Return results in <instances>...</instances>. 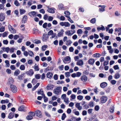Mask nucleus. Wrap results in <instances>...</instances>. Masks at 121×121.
<instances>
[{
	"label": "nucleus",
	"mask_w": 121,
	"mask_h": 121,
	"mask_svg": "<svg viewBox=\"0 0 121 121\" xmlns=\"http://www.w3.org/2000/svg\"><path fill=\"white\" fill-rule=\"evenodd\" d=\"M62 89L61 87L56 86L53 90V93L57 95L60 94L61 92Z\"/></svg>",
	"instance_id": "obj_1"
},
{
	"label": "nucleus",
	"mask_w": 121,
	"mask_h": 121,
	"mask_svg": "<svg viewBox=\"0 0 121 121\" xmlns=\"http://www.w3.org/2000/svg\"><path fill=\"white\" fill-rule=\"evenodd\" d=\"M35 113L34 112H30L29 113V115L27 116L26 119L28 120H31L33 119Z\"/></svg>",
	"instance_id": "obj_2"
},
{
	"label": "nucleus",
	"mask_w": 121,
	"mask_h": 121,
	"mask_svg": "<svg viewBox=\"0 0 121 121\" xmlns=\"http://www.w3.org/2000/svg\"><path fill=\"white\" fill-rule=\"evenodd\" d=\"M60 25L62 26H64L65 27H69L70 25V24L67 22H61L60 23Z\"/></svg>",
	"instance_id": "obj_3"
},
{
	"label": "nucleus",
	"mask_w": 121,
	"mask_h": 121,
	"mask_svg": "<svg viewBox=\"0 0 121 121\" xmlns=\"http://www.w3.org/2000/svg\"><path fill=\"white\" fill-rule=\"evenodd\" d=\"M71 58L69 56H66L63 60V62L65 64L69 63L71 61Z\"/></svg>",
	"instance_id": "obj_4"
},
{
	"label": "nucleus",
	"mask_w": 121,
	"mask_h": 121,
	"mask_svg": "<svg viewBox=\"0 0 121 121\" xmlns=\"http://www.w3.org/2000/svg\"><path fill=\"white\" fill-rule=\"evenodd\" d=\"M9 29L10 31L12 34H15L16 32V30L13 28L12 26L10 25L8 26Z\"/></svg>",
	"instance_id": "obj_5"
},
{
	"label": "nucleus",
	"mask_w": 121,
	"mask_h": 121,
	"mask_svg": "<svg viewBox=\"0 0 121 121\" xmlns=\"http://www.w3.org/2000/svg\"><path fill=\"white\" fill-rule=\"evenodd\" d=\"M10 87L11 89L12 92H15L17 91V88L14 85H11L10 86Z\"/></svg>",
	"instance_id": "obj_6"
},
{
	"label": "nucleus",
	"mask_w": 121,
	"mask_h": 121,
	"mask_svg": "<svg viewBox=\"0 0 121 121\" xmlns=\"http://www.w3.org/2000/svg\"><path fill=\"white\" fill-rule=\"evenodd\" d=\"M48 36L46 34H43V35L42 40L44 42L46 41L48 39Z\"/></svg>",
	"instance_id": "obj_7"
},
{
	"label": "nucleus",
	"mask_w": 121,
	"mask_h": 121,
	"mask_svg": "<svg viewBox=\"0 0 121 121\" xmlns=\"http://www.w3.org/2000/svg\"><path fill=\"white\" fill-rule=\"evenodd\" d=\"M36 12L34 11H31L28 13V15L31 17L36 16Z\"/></svg>",
	"instance_id": "obj_8"
},
{
	"label": "nucleus",
	"mask_w": 121,
	"mask_h": 121,
	"mask_svg": "<svg viewBox=\"0 0 121 121\" xmlns=\"http://www.w3.org/2000/svg\"><path fill=\"white\" fill-rule=\"evenodd\" d=\"M107 98L106 96H103L101 98V102L102 103H105L107 100Z\"/></svg>",
	"instance_id": "obj_9"
},
{
	"label": "nucleus",
	"mask_w": 121,
	"mask_h": 121,
	"mask_svg": "<svg viewBox=\"0 0 121 121\" xmlns=\"http://www.w3.org/2000/svg\"><path fill=\"white\" fill-rule=\"evenodd\" d=\"M80 79L82 81L85 82L87 81V78L86 76L85 75H83L81 76Z\"/></svg>",
	"instance_id": "obj_10"
},
{
	"label": "nucleus",
	"mask_w": 121,
	"mask_h": 121,
	"mask_svg": "<svg viewBox=\"0 0 121 121\" xmlns=\"http://www.w3.org/2000/svg\"><path fill=\"white\" fill-rule=\"evenodd\" d=\"M14 82V81L13 78L12 77H10L9 79L7 84L8 85H10V86L11 85H12V84Z\"/></svg>",
	"instance_id": "obj_11"
},
{
	"label": "nucleus",
	"mask_w": 121,
	"mask_h": 121,
	"mask_svg": "<svg viewBox=\"0 0 121 121\" xmlns=\"http://www.w3.org/2000/svg\"><path fill=\"white\" fill-rule=\"evenodd\" d=\"M35 115L39 117H42L41 112L39 110H38L35 112Z\"/></svg>",
	"instance_id": "obj_12"
},
{
	"label": "nucleus",
	"mask_w": 121,
	"mask_h": 121,
	"mask_svg": "<svg viewBox=\"0 0 121 121\" xmlns=\"http://www.w3.org/2000/svg\"><path fill=\"white\" fill-rule=\"evenodd\" d=\"M75 106L79 110H80L82 109V106H80V103H76Z\"/></svg>",
	"instance_id": "obj_13"
},
{
	"label": "nucleus",
	"mask_w": 121,
	"mask_h": 121,
	"mask_svg": "<svg viewBox=\"0 0 121 121\" xmlns=\"http://www.w3.org/2000/svg\"><path fill=\"white\" fill-rule=\"evenodd\" d=\"M76 64L77 65L81 66L83 65V62L82 60H78L76 63Z\"/></svg>",
	"instance_id": "obj_14"
},
{
	"label": "nucleus",
	"mask_w": 121,
	"mask_h": 121,
	"mask_svg": "<svg viewBox=\"0 0 121 121\" xmlns=\"http://www.w3.org/2000/svg\"><path fill=\"white\" fill-rule=\"evenodd\" d=\"M26 73L30 76H31L34 74V72L32 69H30L26 72Z\"/></svg>",
	"instance_id": "obj_15"
},
{
	"label": "nucleus",
	"mask_w": 121,
	"mask_h": 121,
	"mask_svg": "<svg viewBox=\"0 0 121 121\" xmlns=\"http://www.w3.org/2000/svg\"><path fill=\"white\" fill-rule=\"evenodd\" d=\"M64 32V30L62 29H61L60 31L57 34V36L58 37H60L62 36L63 35V33Z\"/></svg>",
	"instance_id": "obj_16"
},
{
	"label": "nucleus",
	"mask_w": 121,
	"mask_h": 121,
	"mask_svg": "<svg viewBox=\"0 0 121 121\" xmlns=\"http://www.w3.org/2000/svg\"><path fill=\"white\" fill-rule=\"evenodd\" d=\"M54 10L55 9L54 8H48V9L47 11L49 13H55Z\"/></svg>",
	"instance_id": "obj_17"
},
{
	"label": "nucleus",
	"mask_w": 121,
	"mask_h": 121,
	"mask_svg": "<svg viewBox=\"0 0 121 121\" xmlns=\"http://www.w3.org/2000/svg\"><path fill=\"white\" fill-rule=\"evenodd\" d=\"M95 62V60L94 59H90L88 61V63L92 65H93Z\"/></svg>",
	"instance_id": "obj_18"
},
{
	"label": "nucleus",
	"mask_w": 121,
	"mask_h": 121,
	"mask_svg": "<svg viewBox=\"0 0 121 121\" xmlns=\"http://www.w3.org/2000/svg\"><path fill=\"white\" fill-rule=\"evenodd\" d=\"M18 110L19 111H25L26 110L24 105H22L20 106L18 108Z\"/></svg>",
	"instance_id": "obj_19"
},
{
	"label": "nucleus",
	"mask_w": 121,
	"mask_h": 121,
	"mask_svg": "<svg viewBox=\"0 0 121 121\" xmlns=\"http://www.w3.org/2000/svg\"><path fill=\"white\" fill-rule=\"evenodd\" d=\"M5 16L2 13H0V21L1 22L3 21L4 19Z\"/></svg>",
	"instance_id": "obj_20"
},
{
	"label": "nucleus",
	"mask_w": 121,
	"mask_h": 121,
	"mask_svg": "<svg viewBox=\"0 0 121 121\" xmlns=\"http://www.w3.org/2000/svg\"><path fill=\"white\" fill-rule=\"evenodd\" d=\"M1 48L4 52H6L7 53L9 52L10 50V48L9 47L6 48L3 47Z\"/></svg>",
	"instance_id": "obj_21"
},
{
	"label": "nucleus",
	"mask_w": 121,
	"mask_h": 121,
	"mask_svg": "<svg viewBox=\"0 0 121 121\" xmlns=\"http://www.w3.org/2000/svg\"><path fill=\"white\" fill-rule=\"evenodd\" d=\"M27 17L26 15L23 16L22 20V22L23 23H24L26 22L27 21Z\"/></svg>",
	"instance_id": "obj_22"
},
{
	"label": "nucleus",
	"mask_w": 121,
	"mask_h": 121,
	"mask_svg": "<svg viewBox=\"0 0 121 121\" xmlns=\"http://www.w3.org/2000/svg\"><path fill=\"white\" fill-rule=\"evenodd\" d=\"M54 87V85H50L47 86L46 88L48 90H52Z\"/></svg>",
	"instance_id": "obj_23"
},
{
	"label": "nucleus",
	"mask_w": 121,
	"mask_h": 121,
	"mask_svg": "<svg viewBox=\"0 0 121 121\" xmlns=\"http://www.w3.org/2000/svg\"><path fill=\"white\" fill-rule=\"evenodd\" d=\"M107 85V84L106 82H104L100 84V86L101 88H104L106 87Z\"/></svg>",
	"instance_id": "obj_24"
},
{
	"label": "nucleus",
	"mask_w": 121,
	"mask_h": 121,
	"mask_svg": "<svg viewBox=\"0 0 121 121\" xmlns=\"http://www.w3.org/2000/svg\"><path fill=\"white\" fill-rule=\"evenodd\" d=\"M52 73L50 72L46 74L47 77V78H51L52 76Z\"/></svg>",
	"instance_id": "obj_25"
},
{
	"label": "nucleus",
	"mask_w": 121,
	"mask_h": 121,
	"mask_svg": "<svg viewBox=\"0 0 121 121\" xmlns=\"http://www.w3.org/2000/svg\"><path fill=\"white\" fill-rule=\"evenodd\" d=\"M14 115V112H11L8 115V117L9 119H12L13 118Z\"/></svg>",
	"instance_id": "obj_26"
},
{
	"label": "nucleus",
	"mask_w": 121,
	"mask_h": 121,
	"mask_svg": "<svg viewBox=\"0 0 121 121\" xmlns=\"http://www.w3.org/2000/svg\"><path fill=\"white\" fill-rule=\"evenodd\" d=\"M20 73V70L18 69L16 70L14 72V76H17Z\"/></svg>",
	"instance_id": "obj_27"
},
{
	"label": "nucleus",
	"mask_w": 121,
	"mask_h": 121,
	"mask_svg": "<svg viewBox=\"0 0 121 121\" xmlns=\"http://www.w3.org/2000/svg\"><path fill=\"white\" fill-rule=\"evenodd\" d=\"M105 6L104 5H102V7L99 9V11L100 13H102L105 11Z\"/></svg>",
	"instance_id": "obj_28"
},
{
	"label": "nucleus",
	"mask_w": 121,
	"mask_h": 121,
	"mask_svg": "<svg viewBox=\"0 0 121 121\" xmlns=\"http://www.w3.org/2000/svg\"><path fill=\"white\" fill-rule=\"evenodd\" d=\"M100 54L98 53H97L93 54V55L92 56L93 57L97 58L100 57Z\"/></svg>",
	"instance_id": "obj_29"
},
{
	"label": "nucleus",
	"mask_w": 121,
	"mask_h": 121,
	"mask_svg": "<svg viewBox=\"0 0 121 121\" xmlns=\"http://www.w3.org/2000/svg\"><path fill=\"white\" fill-rule=\"evenodd\" d=\"M101 27H98L97 28V30L98 31H99L100 30H105V28L102 25H101Z\"/></svg>",
	"instance_id": "obj_30"
},
{
	"label": "nucleus",
	"mask_w": 121,
	"mask_h": 121,
	"mask_svg": "<svg viewBox=\"0 0 121 121\" xmlns=\"http://www.w3.org/2000/svg\"><path fill=\"white\" fill-rule=\"evenodd\" d=\"M38 94H40L42 95L43 96H44V94L43 93V91L42 90L40 89L39 91L38 92Z\"/></svg>",
	"instance_id": "obj_31"
},
{
	"label": "nucleus",
	"mask_w": 121,
	"mask_h": 121,
	"mask_svg": "<svg viewBox=\"0 0 121 121\" xmlns=\"http://www.w3.org/2000/svg\"><path fill=\"white\" fill-rule=\"evenodd\" d=\"M4 62L6 64L5 67H9L10 65L9 61L8 60H6Z\"/></svg>",
	"instance_id": "obj_32"
},
{
	"label": "nucleus",
	"mask_w": 121,
	"mask_h": 121,
	"mask_svg": "<svg viewBox=\"0 0 121 121\" xmlns=\"http://www.w3.org/2000/svg\"><path fill=\"white\" fill-rule=\"evenodd\" d=\"M96 19L95 18H94L92 19L90 21V22L92 24L95 23L96 22Z\"/></svg>",
	"instance_id": "obj_33"
},
{
	"label": "nucleus",
	"mask_w": 121,
	"mask_h": 121,
	"mask_svg": "<svg viewBox=\"0 0 121 121\" xmlns=\"http://www.w3.org/2000/svg\"><path fill=\"white\" fill-rule=\"evenodd\" d=\"M65 16L68 18V20L71 23H73V21L71 19L70 17L69 16Z\"/></svg>",
	"instance_id": "obj_34"
},
{
	"label": "nucleus",
	"mask_w": 121,
	"mask_h": 121,
	"mask_svg": "<svg viewBox=\"0 0 121 121\" xmlns=\"http://www.w3.org/2000/svg\"><path fill=\"white\" fill-rule=\"evenodd\" d=\"M20 69L22 70H25V67L24 65H21L20 67Z\"/></svg>",
	"instance_id": "obj_35"
},
{
	"label": "nucleus",
	"mask_w": 121,
	"mask_h": 121,
	"mask_svg": "<svg viewBox=\"0 0 121 121\" xmlns=\"http://www.w3.org/2000/svg\"><path fill=\"white\" fill-rule=\"evenodd\" d=\"M120 76V75L118 73L116 74L114 76V78L115 79H117L119 78Z\"/></svg>",
	"instance_id": "obj_36"
},
{
	"label": "nucleus",
	"mask_w": 121,
	"mask_h": 121,
	"mask_svg": "<svg viewBox=\"0 0 121 121\" xmlns=\"http://www.w3.org/2000/svg\"><path fill=\"white\" fill-rule=\"evenodd\" d=\"M65 34L68 36H71L72 35L71 33L70 32V31L69 30L66 31L65 32Z\"/></svg>",
	"instance_id": "obj_37"
},
{
	"label": "nucleus",
	"mask_w": 121,
	"mask_h": 121,
	"mask_svg": "<svg viewBox=\"0 0 121 121\" xmlns=\"http://www.w3.org/2000/svg\"><path fill=\"white\" fill-rule=\"evenodd\" d=\"M14 4L16 6H19L20 5V4L17 0H15L14 3Z\"/></svg>",
	"instance_id": "obj_38"
},
{
	"label": "nucleus",
	"mask_w": 121,
	"mask_h": 121,
	"mask_svg": "<svg viewBox=\"0 0 121 121\" xmlns=\"http://www.w3.org/2000/svg\"><path fill=\"white\" fill-rule=\"evenodd\" d=\"M64 99V101L66 103H67V104H69V99L68 98H65Z\"/></svg>",
	"instance_id": "obj_39"
},
{
	"label": "nucleus",
	"mask_w": 121,
	"mask_h": 121,
	"mask_svg": "<svg viewBox=\"0 0 121 121\" xmlns=\"http://www.w3.org/2000/svg\"><path fill=\"white\" fill-rule=\"evenodd\" d=\"M61 21H64L65 20V17L63 16H61L60 17H57Z\"/></svg>",
	"instance_id": "obj_40"
},
{
	"label": "nucleus",
	"mask_w": 121,
	"mask_h": 121,
	"mask_svg": "<svg viewBox=\"0 0 121 121\" xmlns=\"http://www.w3.org/2000/svg\"><path fill=\"white\" fill-rule=\"evenodd\" d=\"M70 74L69 72H67L65 73V76L67 78H68L70 76Z\"/></svg>",
	"instance_id": "obj_41"
},
{
	"label": "nucleus",
	"mask_w": 121,
	"mask_h": 121,
	"mask_svg": "<svg viewBox=\"0 0 121 121\" xmlns=\"http://www.w3.org/2000/svg\"><path fill=\"white\" fill-rule=\"evenodd\" d=\"M47 45H44L42 47V50L43 51H44L46 50V48H47Z\"/></svg>",
	"instance_id": "obj_42"
},
{
	"label": "nucleus",
	"mask_w": 121,
	"mask_h": 121,
	"mask_svg": "<svg viewBox=\"0 0 121 121\" xmlns=\"http://www.w3.org/2000/svg\"><path fill=\"white\" fill-rule=\"evenodd\" d=\"M26 12V11L24 9H21L20 10V14L21 15L23 14Z\"/></svg>",
	"instance_id": "obj_43"
},
{
	"label": "nucleus",
	"mask_w": 121,
	"mask_h": 121,
	"mask_svg": "<svg viewBox=\"0 0 121 121\" xmlns=\"http://www.w3.org/2000/svg\"><path fill=\"white\" fill-rule=\"evenodd\" d=\"M36 64H35L34 66V69L35 71H38L39 70V69L38 65H36Z\"/></svg>",
	"instance_id": "obj_44"
},
{
	"label": "nucleus",
	"mask_w": 121,
	"mask_h": 121,
	"mask_svg": "<svg viewBox=\"0 0 121 121\" xmlns=\"http://www.w3.org/2000/svg\"><path fill=\"white\" fill-rule=\"evenodd\" d=\"M58 8L59 9H64L63 5L62 4H61L58 5Z\"/></svg>",
	"instance_id": "obj_45"
},
{
	"label": "nucleus",
	"mask_w": 121,
	"mask_h": 121,
	"mask_svg": "<svg viewBox=\"0 0 121 121\" xmlns=\"http://www.w3.org/2000/svg\"><path fill=\"white\" fill-rule=\"evenodd\" d=\"M66 117V116L65 114L64 113H63L61 117L62 120H64Z\"/></svg>",
	"instance_id": "obj_46"
},
{
	"label": "nucleus",
	"mask_w": 121,
	"mask_h": 121,
	"mask_svg": "<svg viewBox=\"0 0 121 121\" xmlns=\"http://www.w3.org/2000/svg\"><path fill=\"white\" fill-rule=\"evenodd\" d=\"M77 99L80 100H82L83 99V96L82 95H79L77 96Z\"/></svg>",
	"instance_id": "obj_47"
},
{
	"label": "nucleus",
	"mask_w": 121,
	"mask_h": 121,
	"mask_svg": "<svg viewBox=\"0 0 121 121\" xmlns=\"http://www.w3.org/2000/svg\"><path fill=\"white\" fill-rule=\"evenodd\" d=\"M29 55L31 57L33 56L34 55V53L32 51H29Z\"/></svg>",
	"instance_id": "obj_48"
},
{
	"label": "nucleus",
	"mask_w": 121,
	"mask_h": 121,
	"mask_svg": "<svg viewBox=\"0 0 121 121\" xmlns=\"http://www.w3.org/2000/svg\"><path fill=\"white\" fill-rule=\"evenodd\" d=\"M76 76L77 77H79L82 75V73L79 72H78L76 73Z\"/></svg>",
	"instance_id": "obj_49"
},
{
	"label": "nucleus",
	"mask_w": 121,
	"mask_h": 121,
	"mask_svg": "<svg viewBox=\"0 0 121 121\" xmlns=\"http://www.w3.org/2000/svg\"><path fill=\"white\" fill-rule=\"evenodd\" d=\"M75 118L74 117H72L70 119L67 120V121H75Z\"/></svg>",
	"instance_id": "obj_50"
},
{
	"label": "nucleus",
	"mask_w": 121,
	"mask_h": 121,
	"mask_svg": "<svg viewBox=\"0 0 121 121\" xmlns=\"http://www.w3.org/2000/svg\"><path fill=\"white\" fill-rule=\"evenodd\" d=\"M47 23L45 22L44 23L43 25V28H46L47 30L48 29V28H47Z\"/></svg>",
	"instance_id": "obj_51"
},
{
	"label": "nucleus",
	"mask_w": 121,
	"mask_h": 121,
	"mask_svg": "<svg viewBox=\"0 0 121 121\" xmlns=\"http://www.w3.org/2000/svg\"><path fill=\"white\" fill-rule=\"evenodd\" d=\"M37 82V81L36 80L35 78H33L32 81V83L33 85H34Z\"/></svg>",
	"instance_id": "obj_52"
},
{
	"label": "nucleus",
	"mask_w": 121,
	"mask_h": 121,
	"mask_svg": "<svg viewBox=\"0 0 121 121\" xmlns=\"http://www.w3.org/2000/svg\"><path fill=\"white\" fill-rule=\"evenodd\" d=\"M72 43V42L70 40L67 41V43L66 44L67 46H69Z\"/></svg>",
	"instance_id": "obj_53"
},
{
	"label": "nucleus",
	"mask_w": 121,
	"mask_h": 121,
	"mask_svg": "<svg viewBox=\"0 0 121 121\" xmlns=\"http://www.w3.org/2000/svg\"><path fill=\"white\" fill-rule=\"evenodd\" d=\"M5 30V28L4 27H2L0 28V32H4Z\"/></svg>",
	"instance_id": "obj_54"
},
{
	"label": "nucleus",
	"mask_w": 121,
	"mask_h": 121,
	"mask_svg": "<svg viewBox=\"0 0 121 121\" xmlns=\"http://www.w3.org/2000/svg\"><path fill=\"white\" fill-rule=\"evenodd\" d=\"M10 68L12 70H14L16 68L14 65H11L10 66Z\"/></svg>",
	"instance_id": "obj_55"
},
{
	"label": "nucleus",
	"mask_w": 121,
	"mask_h": 121,
	"mask_svg": "<svg viewBox=\"0 0 121 121\" xmlns=\"http://www.w3.org/2000/svg\"><path fill=\"white\" fill-rule=\"evenodd\" d=\"M53 33V31L52 30H50L48 33V35H51Z\"/></svg>",
	"instance_id": "obj_56"
},
{
	"label": "nucleus",
	"mask_w": 121,
	"mask_h": 121,
	"mask_svg": "<svg viewBox=\"0 0 121 121\" xmlns=\"http://www.w3.org/2000/svg\"><path fill=\"white\" fill-rule=\"evenodd\" d=\"M15 49L13 47H12L10 49L9 51L10 52H13L14 51V49Z\"/></svg>",
	"instance_id": "obj_57"
},
{
	"label": "nucleus",
	"mask_w": 121,
	"mask_h": 121,
	"mask_svg": "<svg viewBox=\"0 0 121 121\" xmlns=\"http://www.w3.org/2000/svg\"><path fill=\"white\" fill-rule=\"evenodd\" d=\"M82 32V31L81 29H78L77 31V33L78 34H81Z\"/></svg>",
	"instance_id": "obj_58"
},
{
	"label": "nucleus",
	"mask_w": 121,
	"mask_h": 121,
	"mask_svg": "<svg viewBox=\"0 0 121 121\" xmlns=\"http://www.w3.org/2000/svg\"><path fill=\"white\" fill-rule=\"evenodd\" d=\"M64 81H58L57 82V84H61L64 83Z\"/></svg>",
	"instance_id": "obj_59"
},
{
	"label": "nucleus",
	"mask_w": 121,
	"mask_h": 121,
	"mask_svg": "<svg viewBox=\"0 0 121 121\" xmlns=\"http://www.w3.org/2000/svg\"><path fill=\"white\" fill-rule=\"evenodd\" d=\"M28 63L29 65H31L33 63V61L32 60H28Z\"/></svg>",
	"instance_id": "obj_60"
},
{
	"label": "nucleus",
	"mask_w": 121,
	"mask_h": 121,
	"mask_svg": "<svg viewBox=\"0 0 121 121\" xmlns=\"http://www.w3.org/2000/svg\"><path fill=\"white\" fill-rule=\"evenodd\" d=\"M64 14L66 15L65 16H69L70 14L69 12L68 11H66L64 12Z\"/></svg>",
	"instance_id": "obj_61"
},
{
	"label": "nucleus",
	"mask_w": 121,
	"mask_h": 121,
	"mask_svg": "<svg viewBox=\"0 0 121 121\" xmlns=\"http://www.w3.org/2000/svg\"><path fill=\"white\" fill-rule=\"evenodd\" d=\"M116 83V81L115 80H112L111 81V83L113 85L115 84Z\"/></svg>",
	"instance_id": "obj_62"
},
{
	"label": "nucleus",
	"mask_w": 121,
	"mask_h": 121,
	"mask_svg": "<svg viewBox=\"0 0 121 121\" xmlns=\"http://www.w3.org/2000/svg\"><path fill=\"white\" fill-rule=\"evenodd\" d=\"M35 78H36L37 79H39L40 78V75L39 74H37L36 75H35Z\"/></svg>",
	"instance_id": "obj_63"
},
{
	"label": "nucleus",
	"mask_w": 121,
	"mask_h": 121,
	"mask_svg": "<svg viewBox=\"0 0 121 121\" xmlns=\"http://www.w3.org/2000/svg\"><path fill=\"white\" fill-rule=\"evenodd\" d=\"M53 19V17L51 16H50L48 17V20L49 21H52Z\"/></svg>",
	"instance_id": "obj_64"
}]
</instances>
